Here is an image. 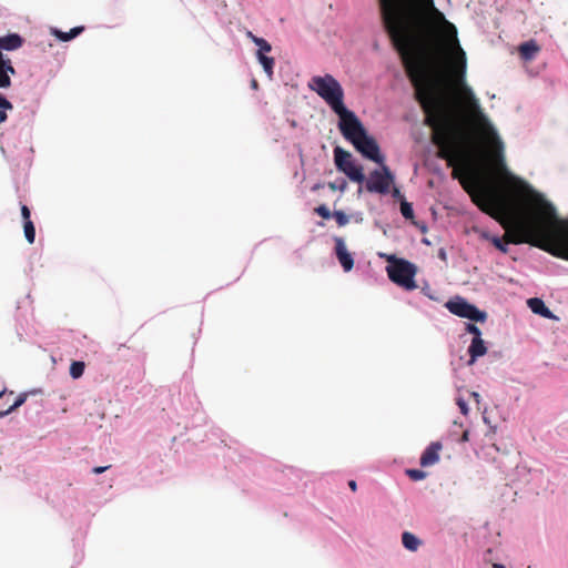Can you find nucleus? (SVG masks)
<instances>
[{
    "instance_id": "1",
    "label": "nucleus",
    "mask_w": 568,
    "mask_h": 568,
    "mask_svg": "<svg viewBox=\"0 0 568 568\" xmlns=\"http://www.w3.org/2000/svg\"><path fill=\"white\" fill-rule=\"evenodd\" d=\"M383 27L399 53L406 73L415 88V99L425 112V124L433 128L432 142L437 156L453 168L452 176L459 181L473 202L495 216L501 205L480 180L469 155L462 150L452 126L444 121L442 101L433 78L434 68H444L460 97L470 108L478 109L471 90L464 84L466 53L459 45L457 30L435 7L434 0H377Z\"/></svg>"
},
{
    "instance_id": "2",
    "label": "nucleus",
    "mask_w": 568,
    "mask_h": 568,
    "mask_svg": "<svg viewBox=\"0 0 568 568\" xmlns=\"http://www.w3.org/2000/svg\"><path fill=\"white\" fill-rule=\"evenodd\" d=\"M495 248L504 244L528 243L538 248H568V217H560L552 204L541 201L531 214L518 223L514 232L506 231L503 237L494 236Z\"/></svg>"
},
{
    "instance_id": "3",
    "label": "nucleus",
    "mask_w": 568,
    "mask_h": 568,
    "mask_svg": "<svg viewBox=\"0 0 568 568\" xmlns=\"http://www.w3.org/2000/svg\"><path fill=\"white\" fill-rule=\"evenodd\" d=\"M342 135L349 141L354 148L366 159L382 164L385 161L381 154L379 145L376 140L367 134L361 120L356 114L348 118L343 123H338Z\"/></svg>"
},
{
    "instance_id": "4",
    "label": "nucleus",
    "mask_w": 568,
    "mask_h": 568,
    "mask_svg": "<svg viewBox=\"0 0 568 568\" xmlns=\"http://www.w3.org/2000/svg\"><path fill=\"white\" fill-rule=\"evenodd\" d=\"M308 88L316 92L338 115V123H343L355 114L344 105V90L333 75L325 74L324 77H313L308 83Z\"/></svg>"
},
{
    "instance_id": "5",
    "label": "nucleus",
    "mask_w": 568,
    "mask_h": 568,
    "mask_svg": "<svg viewBox=\"0 0 568 568\" xmlns=\"http://www.w3.org/2000/svg\"><path fill=\"white\" fill-rule=\"evenodd\" d=\"M379 256L387 261L386 273L393 283L406 291L417 288L415 276L418 270L414 263L397 257L395 254H385L381 252Z\"/></svg>"
},
{
    "instance_id": "6",
    "label": "nucleus",
    "mask_w": 568,
    "mask_h": 568,
    "mask_svg": "<svg viewBox=\"0 0 568 568\" xmlns=\"http://www.w3.org/2000/svg\"><path fill=\"white\" fill-rule=\"evenodd\" d=\"M334 161L337 170L343 172L351 181L357 183H363L365 181L363 168L355 163L348 151L336 146L334 149Z\"/></svg>"
},
{
    "instance_id": "7",
    "label": "nucleus",
    "mask_w": 568,
    "mask_h": 568,
    "mask_svg": "<svg viewBox=\"0 0 568 568\" xmlns=\"http://www.w3.org/2000/svg\"><path fill=\"white\" fill-rule=\"evenodd\" d=\"M379 170H374L369 173L366 180V191L371 193L386 194L389 192L390 185L394 183V175L385 161L379 164Z\"/></svg>"
},
{
    "instance_id": "8",
    "label": "nucleus",
    "mask_w": 568,
    "mask_h": 568,
    "mask_svg": "<svg viewBox=\"0 0 568 568\" xmlns=\"http://www.w3.org/2000/svg\"><path fill=\"white\" fill-rule=\"evenodd\" d=\"M446 308L454 315L475 322H485L487 314L478 310L475 305L468 303L463 297H455L446 303Z\"/></svg>"
},
{
    "instance_id": "9",
    "label": "nucleus",
    "mask_w": 568,
    "mask_h": 568,
    "mask_svg": "<svg viewBox=\"0 0 568 568\" xmlns=\"http://www.w3.org/2000/svg\"><path fill=\"white\" fill-rule=\"evenodd\" d=\"M487 134H488V138L491 140V142L496 146V152L493 154L496 170L500 173L508 175V172H507L505 163H504L503 143L500 142L496 132L489 125L487 126Z\"/></svg>"
},
{
    "instance_id": "10",
    "label": "nucleus",
    "mask_w": 568,
    "mask_h": 568,
    "mask_svg": "<svg viewBox=\"0 0 568 568\" xmlns=\"http://www.w3.org/2000/svg\"><path fill=\"white\" fill-rule=\"evenodd\" d=\"M16 74V69L11 60L3 53H0V89H7L11 85V75Z\"/></svg>"
},
{
    "instance_id": "11",
    "label": "nucleus",
    "mask_w": 568,
    "mask_h": 568,
    "mask_svg": "<svg viewBox=\"0 0 568 568\" xmlns=\"http://www.w3.org/2000/svg\"><path fill=\"white\" fill-rule=\"evenodd\" d=\"M443 446L439 442H433L422 454L420 456V465L423 467H428L435 465L439 460V452Z\"/></svg>"
},
{
    "instance_id": "12",
    "label": "nucleus",
    "mask_w": 568,
    "mask_h": 568,
    "mask_svg": "<svg viewBox=\"0 0 568 568\" xmlns=\"http://www.w3.org/2000/svg\"><path fill=\"white\" fill-rule=\"evenodd\" d=\"M24 43V39L18 33H9L0 37V53L2 51H14L20 49Z\"/></svg>"
},
{
    "instance_id": "13",
    "label": "nucleus",
    "mask_w": 568,
    "mask_h": 568,
    "mask_svg": "<svg viewBox=\"0 0 568 568\" xmlns=\"http://www.w3.org/2000/svg\"><path fill=\"white\" fill-rule=\"evenodd\" d=\"M528 307L531 310L532 313L540 315L545 318L552 320L556 316L552 314V312L546 306L542 300L538 297H531L527 301Z\"/></svg>"
},
{
    "instance_id": "14",
    "label": "nucleus",
    "mask_w": 568,
    "mask_h": 568,
    "mask_svg": "<svg viewBox=\"0 0 568 568\" xmlns=\"http://www.w3.org/2000/svg\"><path fill=\"white\" fill-rule=\"evenodd\" d=\"M540 51V47L535 40H529L518 47L519 55L525 61H531Z\"/></svg>"
},
{
    "instance_id": "15",
    "label": "nucleus",
    "mask_w": 568,
    "mask_h": 568,
    "mask_svg": "<svg viewBox=\"0 0 568 568\" xmlns=\"http://www.w3.org/2000/svg\"><path fill=\"white\" fill-rule=\"evenodd\" d=\"M487 353V347L481 337H473L468 354L470 356L469 363H474L478 357L484 356Z\"/></svg>"
},
{
    "instance_id": "16",
    "label": "nucleus",
    "mask_w": 568,
    "mask_h": 568,
    "mask_svg": "<svg viewBox=\"0 0 568 568\" xmlns=\"http://www.w3.org/2000/svg\"><path fill=\"white\" fill-rule=\"evenodd\" d=\"M402 542L403 546L410 551H416L419 546L422 545V541L419 538H417L414 534L409 531H405L402 535Z\"/></svg>"
},
{
    "instance_id": "17",
    "label": "nucleus",
    "mask_w": 568,
    "mask_h": 568,
    "mask_svg": "<svg viewBox=\"0 0 568 568\" xmlns=\"http://www.w3.org/2000/svg\"><path fill=\"white\" fill-rule=\"evenodd\" d=\"M84 30V27L80 26V27H74L72 28L69 32H63V31H60V30H57L54 29L53 30V34L55 36L57 39H59L60 41H63V42H67V41H70L72 39H74L75 37H78L79 34H81Z\"/></svg>"
},
{
    "instance_id": "18",
    "label": "nucleus",
    "mask_w": 568,
    "mask_h": 568,
    "mask_svg": "<svg viewBox=\"0 0 568 568\" xmlns=\"http://www.w3.org/2000/svg\"><path fill=\"white\" fill-rule=\"evenodd\" d=\"M336 256L344 271L348 272L352 270L354 260L348 251H336Z\"/></svg>"
},
{
    "instance_id": "19",
    "label": "nucleus",
    "mask_w": 568,
    "mask_h": 568,
    "mask_svg": "<svg viewBox=\"0 0 568 568\" xmlns=\"http://www.w3.org/2000/svg\"><path fill=\"white\" fill-rule=\"evenodd\" d=\"M27 394L22 393L20 394L13 403H11L7 408H0V417H4L18 407H20L24 402L27 400Z\"/></svg>"
},
{
    "instance_id": "20",
    "label": "nucleus",
    "mask_w": 568,
    "mask_h": 568,
    "mask_svg": "<svg viewBox=\"0 0 568 568\" xmlns=\"http://www.w3.org/2000/svg\"><path fill=\"white\" fill-rule=\"evenodd\" d=\"M257 58L264 71L271 77L273 74L274 59L262 54V52H257Z\"/></svg>"
},
{
    "instance_id": "21",
    "label": "nucleus",
    "mask_w": 568,
    "mask_h": 568,
    "mask_svg": "<svg viewBox=\"0 0 568 568\" xmlns=\"http://www.w3.org/2000/svg\"><path fill=\"white\" fill-rule=\"evenodd\" d=\"M23 231H24V236H26L28 243L33 244L34 237H36V229H34L33 222L31 220L23 222Z\"/></svg>"
},
{
    "instance_id": "22",
    "label": "nucleus",
    "mask_w": 568,
    "mask_h": 568,
    "mask_svg": "<svg viewBox=\"0 0 568 568\" xmlns=\"http://www.w3.org/2000/svg\"><path fill=\"white\" fill-rule=\"evenodd\" d=\"M85 365L83 362H72L70 366V375L72 378H80L84 373Z\"/></svg>"
},
{
    "instance_id": "23",
    "label": "nucleus",
    "mask_w": 568,
    "mask_h": 568,
    "mask_svg": "<svg viewBox=\"0 0 568 568\" xmlns=\"http://www.w3.org/2000/svg\"><path fill=\"white\" fill-rule=\"evenodd\" d=\"M332 216L338 226H345L349 222V216L343 211H335Z\"/></svg>"
},
{
    "instance_id": "24",
    "label": "nucleus",
    "mask_w": 568,
    "mask_h": 568,
    "mask_svg": "<svg viewBox=\"0 0 568 568\" xmlns=\"http://www.w3.org/2000/svg\"><path fill=\"white\" fill-rule=\"evenodd\" d=\"M400 213L407 220L413 219L414 210H413L412 204L406 201H403L400 203Z\"/></svg>"
},
{
    "instance_id": "25",
    "label": "nucleus",
    "mask_w": 568,
    "mask_h": 568,
    "mask_svg": "<svg viewBox=\"0 0 568 568\" xmlns=\"http://www.w3.org/2000/svg\"><path fill=\"white\" fill-rule=\"evenodd\" d=\"M407 476L415 481L422 480L426 477V473L420 469H407Z\"/></svg>"
},
{
    "instance_id": "26",
    "label": "nucleus",
    "mask_w": 568,
    "mask_h": 568,
    "mask_svg": "<svg viewBox=\"0 0 568 568\" xmlns=\"http://www.w3.org/2000/svg\"><path fill=\"white\" fill-rule=\"evenodd\" d=\"M13 395V392L6 393L4 390L0 392V408H7L10 405V397Z\"/></svg>"
},
{
    "instance_id": "27",
    "label": "nucleus",
    "mask_w": 568,
    "mask_h": 568,
    "mask_svg": "<svg viewBox=\"0 0 568 568\" xmlns=\"http://www.w3.org/2000/svg\"><path fill=\"white\" fill-rule=\"evenodd\" d=\"M315 212L323 219H329L333 214H331L329 210L325 205H320L315 209Z\"/></svg>"
},
{
    "instance_id": "28",
    "label": "nucleus",
    "mask_w": 568,
    "mask_h": 568,
    "mask_svg": "<svg viewBox=\"0 0 568 568\" xmlns=\"http://www.w3.org/2000/svg\"><path fill=\"white\" fill-rule=\"evenodd\" d=\"M466 331L473 334L474 337H481V332L475 324H466Z\"/></svg>"
},
{
    "instance_id": "29",
    "label": "nucleus",
    "mask_w": 568,
    "mask_h": 568,
    "mask_svg": "<svg viewBox=\"0 0 568 568\" xmlns=\"http://www.w3.org/2000/svg\"><path fill=\"white\" fill-rule=\"evenodd\" d=\"M0 109L2 110H12L13 105L12 103L7 100L3 95L0 94Z\"/></svg>"
},
{
    "instance_id": "30",
    "label": "nucleus",
    "mask_w": 568,
    "mask_h": 568,
    "mask_svg": "<svg viewBox=\"0 0 568 568\" xmlns=\"http://www.w3.org/2000/svg\"><path fill=\"white\" fill-rule=\"evenodd\" d=\"M555 257L568 261V251H548Z\"/></svg>"
},
{
    "instance_id": "31",
    "label": "nucleus",
    "mask_w": 568,
    "mask_h": 568,
    "mask_svg": "<svg viewBox=\"0 0 568 568\" xmlns=\"http://www.w3.org/2000/svg\"><path fill=\"white\" fill-rule=\"evenodd\" d=\"M247 37L260 48L262 42H266L265 39L254 36L251 31L247 32Z\"/></svg>"
},
{
    "instance_id": "32",
    "label": "nucleus",
    "mask_w": 568,
    "mask_h": 568,
    "mask_svg": "<svg viewBox=\"0 0 568 568\" xmlns=\"http://www.w3.org/2000/svg\"><path fill=\"white\" fill-rule=\"evenodd\" d=\"M247 37L260 48L262 42H266L265 39L254 36L251 31L247 32Z\"/></svg>"
},
{
    "instance_id": "33",
    "label": "nucleus",
    "mask_w": 568,
    "mask_h": 568,
    "mask_svg": "<svg viewBox=\"0 0 568 568\" xmlns=\"http://www.w3.org/2000/svg\"><path fill=\"white\" fill-rule=\"evenodd\" d=\"M247 37L260 48L262 42H266L265 39L254 36L251 31L247 32Z\"/></svg>"
},
{
    "instance_id": "34",
    "label": "nucleus",
    "mask_w": 568,
    "mask_h": 568,
    "mask_svg": "<svg viewBox=\"0 0 568 568\" xmlns=\"http://www.w3.org/2000/svg\"><path fill=\"white\" fill-rule=\"evenodd\" d=\"M247 37L260 48L262 42H266L265 39L254 36L251 31L247 32Z\"/></svg>"
},
{
    "instance_id": "35",
    "label": "nucleus",
    "mask_w": 568,
    "mask_h": 568,
    "mask_svg": "<svg viewBox=\"0 0 568 568\" xmlns=\"http://www.w3.org/2000/svg\"><path fill=\"white\" fill-rule=\"evenodd\" d=\"M247 37L260 48L262 42H266L265 39L254 36L251 31L247 32Z\"/></svg>"
},
{
    "instance_id": "36",
    "label": "nucleus",
    "mask_w": 568,
    "mask_h": 568,
    "mask_svg": "<svg viewBox=\"0 0 568 568\" xmlns=\"http://www.w3.org/2000/svg\"><path fill=\"white\" fill-rule=\"evenodd\" d=\"M457 405L460 409V412L464 414V415H467L468 414V406L466 404V402L462 398H458L457 399Z\"/></svg>"
},
{
    "instance_id": "37",
    "label": "nucleus",
    "mask_w": 568,
    "mask_h": 568,
    "mask_svg": "<svg viewBox=\"0 0 568 568\" xmlns=\"http://www.w3.org/2000/svg\"><path fill=\"white\" fill-rule=\"evenodd\" d=\"M30 210L27 205H22L21 206V215H22V219H23V222L24 221H28V220H31L30 219Z\"/></svg>"
},
{
    "instance_id": "38",
    "label": "nucleus",
    "mask_w": 568,
    "mask_h": 568,
    "mask_svg": "<svg viewBox=\"0 0 568 568\" xmlns=\"http://www.w3.org/2000/svg\"><path fill=\"white\" fill-rule=\"evenodd\" d=\"M110 467H111L110 465H108V466H97V467H94L92 469V473L99 475V474H102L105 470H108Z\"/></svg>"
},
{
    "instance_id": "39",
    "label": "nucleus",
    "mask_w": 568,
    "mask_h": 568,
    "mask_svg": "<svg viewBox=\"0 0 568 568\" xmlns=\"http://www.w3.org/2000/svg\"><path fill=\"white\" fill-rule=\"evenodd\" d=\"M271 49H272L271 44L266 41V42H262V45L258 48L257 52H262V54H264V52H270Z\"/></svg>"
},
{
    "instance_id": "40",
    "label": "nucleus",
    "mask_w": 568,
    "mask_h": 568,
    "mask_svg": "<svg viewBox=\"0 0 568 568\" xmlns=\"http://www.w3.org/2000/svg\"><path fill=\"white\" fill-rule=\"evenodd\" d=\"M6 111L7 110L0 109V123H3L8 119Z\"/></svg>"
},
{
    "instance_id": "41",
    "label": "nucleus",
    "mask_w": 568,
    "mask_h": 568,
    "mask_svg": "<svg viewBox=\"0 0 568 568\" xmlns=\"http://www.w3.org/2000/svg\"><path fill=\"white\" fill-rule=\"evenodd\" d=\"M469 440V430H465L462 435L460 442L465 443Z\"/></svg>"
},
{
    "instance_id": "42",
    "label": "nucleus",
    "mask_w": 568,
    "mask_h": 568,
    "mask_svg": "<svg viewBox=\"0 0 568 568\" xmlns=\"http://www.w3.org/2000/svg\"><path fill=\"white\" fill-rule=\"evenodd\" d=\"M348 486H349V488H351L353 491H356V489H357V484H356V481H355V480H349V481H348Z\"/></svg>"
},
{
    "instance_id": "43",
    "label": "nucleus",
    "mask_w": 568,
    "mask_h": 568,
    "mask_svg": "<svg viewBox=\"0 0 568 568\" xmlns=\"http://www.w3.org/2000/svg\"><path fill=\"white\" fill-rule=\"evenodd\" d=\"M439 257H440V260L445 261L446 260V252L445 251H439Z\"/></svg>"
},
{
    "instance_id": "44",
    "label": "nucleus",
    "mask_w": 568,
    "mask_h": 568,
    "mask_svg": "<svg viewBox=\"0 0 568 568\" xmlns=\"http://www.w3.org/2000/svg\"><path fill=\"white\" fill-rule=\"evenodd\" d=\"M493 568H506V567L501 564H493Z\"/></svg>"
},
{
    "instance_id": "45",
    "label": "nucleus",
    "mask_w": 568,
    "mask_h": 568,
    "mask_svg": "<svg viewBox=\"0 0 568 568\" xmlns=\"http://www.w3.org/2000/svg\"><path fill=\"white\" fill-rule=\"evenodd\" d=\"M336 250L344 248L342 241H337Z\"/></svg>"
},
{
    "instance_id": "46",
    "label": "nucleus",
    "mask_w": 568,
    "mask_h": 568,
    "mask_svg": "<svg viewBox=\"0 0 568 568\" xmlns=\"http://www.w3.org/2000/svg\"><path fill=\"white\" fill-rule=\"evenodd\" d=\"M473 396H474V397H475V399L478 402L479 394H477V393H473Z\"/></svg>"
},
{
    "instance_id": "47",
    "label": "nucleus",
    "mask_w": 568,
    "mask_h": 568,
    "mask_svg": "<svg viewBox=\"0 0 568 568\" xmlns=\"http://www.w3.org/2000/svg\"><path fill=\"white\" fill-rule=\"evenodd\" d=\"M256 85H257V83H256V81L254 80V81H253V83H252V87H256Z\"/></svg>"
}]
</instances>
